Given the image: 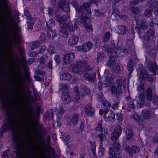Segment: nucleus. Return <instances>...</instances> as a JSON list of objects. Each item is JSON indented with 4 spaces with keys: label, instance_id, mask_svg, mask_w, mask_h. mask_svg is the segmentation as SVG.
<instances>
[{
    "label": "nucleus",
    "instance_id": "obj_1",
    "mask_svg": "<svg viewBox=\"0 0 158 158\" xmlns=\"http://www.w3.org/2000/svg\"><path fill=\"white\" fill-rule=\"evenodd\" d=\"M33 119V117L31 114L28 116L27 118L20 123L15 118L7 119L3 124V129L4 131L11 130L13 131L16 129L18 135L22 136L25 133L27 127L31 126Z\"/></svg>",
    "mask_w": 158,
    "mask_h": 158
},
{
    "label": "nucleus",
    "instance_id": "obj_2",
    "mask_svg": "<svg viewBox=\"0 0 158 158\" xmlns=\"http://www.w3.org/2000/svg\"><path fill=\"white\" fill-rule=\"evenodd\" d=\"M104 48H105V51L108 53V56L111 57L107 62V64L110 67H111L115 65L116 62L115 57H121L123 55L121 54L122 53L121 50L119 49L117 50L116 47H115L113 45H106Z\"/></svg>",
    "mask_w": 158,
    "mask_h": 158
},
{
    "label": "nucleus",
    "instance_id": "obj_3",
    "mask_svg": "<svg viewBox=\"0 0 158 158\" xmlns=\"http://www.w3.org/2000/svg\"><path fill=\"white\" fill-rule=\"evenodd\" d=\"M90 70L89 67L87 65V62L79 61L73 67L72 71L78 74H81L83 72Z\"/></svg>",
    "mask_w": 158,
    "mask_h": 158
},
{
    "label": "nucleus",
    "instance_id": "obj_4",
    "mask_svg": "<svg viewBox=\"0 0 158 158\" xmlns=\"http://www.w3.org/2000/svg\"><path fill=\"white\" fill-rule=\"evenodd\" d=\"M143 39L144 47L146 49L147 53L153 55L155 53V42L152 39L148 38H141Z\"/></svg>",
    "mask_w": 158,
    "mask_h": 158
},
{
    "label": "nucleus",
    "instance_id": "obj_5",
    "mask_svg": "<svg viewBox=\"0 0 158 158\" xmlns=\"http://www.w3.org/2000/svg\"><path fill=\"white\" fill-rule=\"evenodd\" d=\"M51 3L53 5H58L59 7L64 11L68 13L69 12L70 8L68 4V0H50Z\"/></svg>",
    "mask_w": 158,
    "mask_h": 158
},
{
    "label": "nucleus",
    "instance_id": "obj_6",
    "mask_svg": "<svg viewBox=\"0 0 158 158\" xmlns=\"http://www.w3.org/2000/svg\"><path fill=\"white\" fill-rule=\"evenodd\" d=\"M122 132V128L119 126H117L113 131L111 139L113 141H116Z\"/></svg>",
    "mask_w": 158,
    "mask_h": 158
},
{
    "label": "nucleus",
    "instance_id": "obj_7",
    "mask_svg": "<svg viewBox=\"0 0 158 158\" xmlns=\"http://www.w3.org/2000/svg\"><path fill=\"white\" fill-rule=\"evenodd\" d=\"M69 17V15L61 16L59 15H56L55 16V20L60 23V27L66 26V24Z\"/></svg>",
    "mask_w": 158,
    "mask_h": 158
},
{
    "label": "nucleus",
    "instance_id": "obj_8",
    "mask_svg": "<svg viewBox=\"0 0 158 158\" xmlns=\"http://www.w3.org/2000/svg\"><path fill=\"white\" fill-rule=\"evenodd\" d=\"M137 32L139 34V36L140 38H148L149 39H153V37L155 35V31L152 30L150 29L147 31L146 33V35L144 33L139 29H138Z\"/></svg>",
    "mask_w": 158,
    "mask_h": 158
},
{
    "label": "nucleus",
    "instance_id": "obj_9",
    "mask_svg": "<svg viewBox=\"0 0 158 158\" xmlns=\"http://www.w3.org/2000/svg\"><path fill=\"white\" fill-rule=\"evenodd\" d=\"M20 30L18 27H16V31H13V34L11 38V40L12 42H13L15 44L18 45L19 43L20 35L19 31Z\"/></svg>",
    "mask_w": 158,
    "mask_h": 158
},
{
    "label": "nucleus",
    "instance_id": "obj_10",
    "mask_svg": "<svg viewBox=\"0 0 158 158\" xmlns=\"http://www.w3.org/2000/svg\"><path fill=\"white\" fill-rule=\"evenodd\" d=\"M104 117L106 121H110L115 119L114 113L111 111H109L107 108L104 110Z\"/></svg>",
    "mask_w": 158,
    "mask_h": 158
},
{
    "label": "nucleus",
    "instance_id": "obj_11",
    "mask_svg": "<svg viewBox=\"0 0 158 158\" xmlns=\"http://www.w3.org/2000/svg\"><path fill=\"white\" fill-rule=\"evenodd\" d=\"M87 3H85L83 4L80 6V10H81L79 13H82L84 15H91V12L90 9L89 8L90 6Z\"/></svg>",
    "mask_w": 158,
    "mask_h": 158
},
{
    "label": "nucleus",
    "instance_id": "obj_12",
    "mask_svg": "<svg viewBox=\"0 0 158 158\" xmlns=\"http://www.w3.org/2000/svg\"><path fill=\"white\" fill-rule=\"evenodd\" d=\"M111 90L112 94H114L117 98H119L122 93L121 87L117 85V86H112L111 88Z\"/></svg>",
    "mask_w": 158,
    "mask_h": 158
},
{
    "label": "nucleus",
    "instance_id": "obj_13",
    "mask_svg": "<svg viewBox=\"0 0 158 158\" xmlns=\"http://www.w3.org/2000/svg\"><path fill=\"white\" fill-rule=\"evenodd\" d=\"M75 54L71 52L65 54L63 57V62L66 64H69L74 59Z\"/></svg>",
    "mask_w": 158,
    "mask_h": 158
},
{
    "label": "nucleus",
    "instance_id": "obj_14",
    "mask_svg": "<svg viewBox=\"0 0 158 158\" xmlns=\"http://www.w3.org/2000/svg\"><path fill=\"white\" fill-rule=\"evenodd\" d=\"M147 67L150 71L153 72L154 74L156 75V71L158 69V66L156 62L152 61L148 62L147 64Z\"/></svg>",
    "mask_w": 158,
    "mask_h": 158
},
{
    "label": "nucleus",
    "instance_id": "obj_15",
    "mask_svg": "<svg viewBox=\"0 0 158 158\" xmlns=\"http://www.w3.org/2000/svg\"><path fill=\"white\" fill-rule=\"evenodd\" d=\"M84 111L86 114L89 116H92L94 114V110L90 105L85 106Z\"/></svg>",
    "mask_w": 158,
    "mask_h": 158
},
{
    "label": "nucleus",
    "instance_id": "obj_16",
    "mask_svg": "<svg viewBox=\"0 0 158 158\" xmlns=\"http://www.w3.org/2000/svg\"><path fill=\"white\" fill-rule=\"evenodd\" d=\"M62 99L65 104H68L71 102L72 98L67 93L63 92L62 96Z\"/></svg>",
    "mask_w": 158,
    "mask_h": 158
},
{
    "label": "nucleus",
    "instance_id": "obj_17",
    "mask_svg": "<svg viewBox=\"0 0 158 158\" xmlns=\"http://www.w3.org/2000/svg\"><path fill=\"white\" fill-rule=\"evenodd\" d=\"M83 76L85 80L90 82L93 81L96 78V74L94 73L89 74L85 73L83 74Z\"/></svg>",
    "mask_w": 158,
    "mask_h": 158
},
{
    "label": "nucleus",
    "instance_id": "obj_18",
    "mask_svg": "<svg viewBox=\"0 0 158 158\" xmlns=\"http://www.w3.org/2000/svg\"><path fill=\"white\" fill-rule=\"evenodd\" d=\"M47 60V56L46 54H44L40 58L39 60V63L40 64L38 66V68L39 69H41L45 67L44 64L46 62Z\"/></svg>",
    "mask_w": 158,
    "mask_h": 158
},
{
    "label": "nucleus",
    "instance_id": "obj_19",
    "mask_svg": "<svg viewBox=\"0 0 158 158\" xmlns=\"http://www.w3.org/2000/svg\"><path fill=\"white\" fill-rule=\"evenodd\" d=\"M64 27L67 29H69L70 31H73L77 29V28L75 22L74 21L72 22L69 21L68 23H66V26H64Z\"/></svg>",
    "mask_w": 158,
    "mask_h": 158
},
{
    "label": "nucleus",
    "instance_id": "obj_20",
    "mask_svg": "<svg viewBox=\"0 0 158 158\" xmlns=\"http://www.w3.org/2000/svg\"><path fill=\"white\" fill-rule=\"evenodd\" d=\"M109 153L110 156V158H121V155L120 154V153H118V156H117V154L115 153V152L114 148L112 147H110V150L109 151Z\"/></svg>",
    "mask_w": 158,
    "mask_h": 158
},
{
    "label": "nucleus",
    "instance_id": "obj_21",
    "mask_svg": "<svg viewBox=\"0 0 158 158\" xmlns=\"http://www.w3.org/2000/svg\"><path fill=\"white\" fill-rule=\"evenodd\" d=\"M134 65V64L133 59H130L128 62L127 67L128 71H129L128 74V77L129 78L131 76V73L134 69V68L133 67Z\"/></svg>",
    "mask_w": 158,
    "mask_h": 158
},
{
    "label": "nucleus",
    "instance_id": "obj_22",
    "mask_svg": "<svg viewBox=\"0 0 158 158\" xmlns=\"http://www.w3.org/2000/svg\"><path fill=\"white\" fill-rule=\"evenodd\" d=\"M93 44L90 41L87 42L83 44L82 45L83 49V52H87L89 51L93 47Z\"/></svg>",
    "mask_w": 158,
    "mask_h": 158
},
{
    "label": "nucleus",
    "instance_id": "obj_23",
    "mask_svg": "<svg viewBox=\"0 0 158 158\" xmlns=\"http://www.w3.org/2000/svg\"><path fill=\"white\" fill-rule=\"evenodd\" d=\"M78 40V37L77 35H73L69 38L68 44L71 46L76 44Z\"/></svg>",
    "mask_w": 158,
    "mask_h": 158
},
{
    "label": "nucleus",
    "instance_id": "obj_24",
    "mask_svg": "<svg viewBox=\"0 0 158 158\" xmlns=\"http://www.w3.org/2000/svg\"><path fill=\"white\" fill-rule=\"evenodd\" d=\"M126 138L127 140H131L134 136L133 131L131 128H127L125 132Z\"/></svg>",
    "mask_w": 158,
    "mask_h": 158
},
{
    "label": "nucleus",
    "instance_id": "obj_25",
    "mask_svg": "<svg viewBox=\"0 0 158 158\" xmlns=\"http://www.w3.org/2000/svg\"><path fill=\"white\" fill-rule=\"evenodd\" d=\"M138 98L139 100L137 102V106H139V107H141L143 105L145 99V96L144 94L141 93L138 96Z\"/></svg>",
    "mask_w": 158,
    "mask_h": 158
},
{
    "label": "nucleus",
    "instance_id": "obj_26",
    "mask_svg": "<svg viewBox=\"0 0 158 158\" xmlns=\"http://www.w3.org/2000/svg\"><path fill=\"white\" fill-rule=\"evenodd\" d=\"M142 114L144 119H149L152 116V112L148 110L143 109L142 111Z\"/></svg>",
    "mask_w": 158,
    "mask_h": 158
},
{
    "label": "nucleus",
    "instance_id": "obj_27",
    "mask_svg": "<svg viewBox=\"0 0 158 158\" xmlns=\"http://www.w3.org/2000/svg\"><path fill=\"white\" fill-rule=\"evenodd\" d=\"M148 27V24L146 20L144 19H142L140 25H139L138 28H137V30L138 29L140 30V31L141 29L143 30H146Z\"/></svg>",
    "mask_w": 158,
    "mask_h": 158
},
{
    "label": "nucleus",
    "instance_id": "obj_28",
    "mask_svg": "<svg viewBox=\"0 0 158 158\" xmlns=\"http://www.w3.org/2000/svg\"><path fill=\"white\" fill-rule=\"evenodd\" d=\"M90 147L92 150V154L93 155V158H97L96 155V143L94 141H90Z\"/></svg>",
    "mask_w": 158,
    "mask_h": 158
},
{
    "label": "nucleus",
    "instance_id": "obj_29",
    "mask_svg": "<svg viewBox=\"0 0 158 158\" xmlns=\"http://www.w3.org/2000/svg\"><path fill=\"white\" fill-rule=\"evenodd\" d=\"M60 35L65 38L68 37V34L66 28L64 26L60 27Z\"/></svg>",
    "mask_w": 158,
    "mask_h": 158
},
{
    "label": "nucleus",
    "instance_id": "obj_30",
    "mask_svg": "<svg viewBox=\"0 0 158 158\" xmlns=\"http://www.w3.org/2000/svg\"><path fill=\"white\" fill-rule=\"evenodd\" d=\"M153 94L152 89L151 88H148L146 90V98L148 101H150L152 100Z\"/></svg>",
    "mask_w": 158,
    "mask_h": 158
},
{
    "label": "nucleus",
    "instance_id": "obj_31",
    "mask_svg": "<svg viewBox=\"0 0 158 158\" xmlns=\"http://www.w3.org/2000/svg\"><path fill=\"white\" fill-rule=\"evenodd\" d=\"M71 77V75L68 73H64L60 75V79L61 80H69Z\"/></svg>",
    "mask_w": 158,
    "mask_h": 158
},
{
    "label": "nucleus",
    "instance_id": "obj_32",
    "mask_svg": "<svg viewBox=\"0 0 158 158\" xmlns=\"http://www.w3.org/2000/svg\"><path fill=\"white\" fill-rule=\"evenodd\" d=\"M126 79L124 77H119L116 81L117 85L121 87H124V82Z\"/></svg>",
    "mask_w": 158,
    "mask_h": 158
},
{
    "label": "nucleus",
    "instance_id": "obj_33",
    "mask_svg": "<svg viewBox=\"0 0 158 158\" xmlns=\"http://www.w3.org/2000/svg\"><path fill=\"white\" fill-rule=\"evenodd\" d=\"M118 33L120 34H125L128 30L127 28L123 25L119 26L118 27Z\"/></svg>",
    "mask_w": 158,
    "mask_h": 158
},
{
    "label": "nucleus",
    "instance_id": "obj_34",
    "mask_svg": "<svg viewBox=\"0 0 158 158\" xmlns=\"http://www.w3.org/2000/svg\"><path fill=\"white\" fill-rule=\"evenodd\" d=\"M106 57L105 53L102 52H99L97 54L96 62L98 63L102 61Z\"/></svg>",
    "mask_w": 158,
    "mask_h": 158
},
{
    "label": "nucleus",
    "instance_id": "obj_35",
    "mask_svg": "<svg viewBox=\"0 0 158 158\" xmlns=\"http://www.w3.org/2000/svg\"><path fill=\"white\" fill-rule=\"evenodd\" d=\"M56 35V32L55 30L52 29H49L47 32V36L50 39H53L54 37Z\"/></svg>",
    "mask_w": 158,
    "mask_h": 158
},
{
    "label": "nucleus",
    "instance_id": "obj_36",
    "mask_svg": "<svg viewBox=\"0 0 158 158\" xmlns=\"http://www.w3.org/2000/svg\"><path fill=\"white\" fill-rule=\"evenodd\" d=\"M135 105L133 102H131L127 103V109L128 111L131 112H133L135 111Z\"/></svg>",
    "mask_w": 158,
    "mask_h": 158
},
{
    "label": "nucleus",
    "instance_id": "obj_37",
    "mask_svg": "<svg viewBox=\"0 0 158 158\" xmlns=\"http://www.w3.org/2000/svg\"><path fill=\"white\" fill-rule=\"evenodd\" d=\"M97 137L99 138V141L100 142L99 145H103V143L106 141V136L103 134H99Z\"/></svg>",
    "mask_w": 158,
    "mask_h": 158
},
{
    "label": "nucleus",
    "instance_id": "obj_38",
    "mask_svg": "<svg viewBox=\"0 0 158 158\" xmlns=\"http://www.w3.org/2000/svg\"><path fill=\"white\" fill-rule=\"evenodd\" d=\"M24 15L26 16L27 19L31 20L32 19V16L30 14L27 7H25L24 10Z\"/></svg>",
    "mask_w": 158,
    "mask_h": 158
},
{
    "label": "nucleus",
    "instance_id": "obj_39",
    "mask_svg": "<svg viewBox=\"0 0 158 158\" xmlns=\"http://www.w3.org/2000/svg\"><path fill=\"white\" fill-rule=\"evenodd\" d=\"M55 25L54 20L52 19H50L48 22H46L47 28L50 29Z\"/></svg>",
    "mask_w": 158,
    "mask_h": 158
},
{
    "label": "nucleus",
    "instance_id": "obj_40",
    "mask_svg": "<svg viewBox=\"0 0 158 158\" xmlns=\"http://www.w3.org/2000/svg\"><path fill=\"white\" fill-rule=\"evenodd\" d=\"M65 110L62 106H59V109L57 111V116L60 119L62 117V114L64 113Z\"/></svg>",
    "mask_w": 158,
    "mask_h": 158
},
{
    "label": "nucleus",
    "instance_id": "obj_41",
    "mask_svg": "<svg viewBox=\"0 0 158 158\" xmlns=\"http://www.w3.org/2000/svg\"><path fill=\"white\" fill-rule=\"evenodd\" d=\"M148 76V74L147 72L143 70L140 72L139 77L140 78L143 80H145Z\"/></svg>",
    "mask_w": 158,
    "mask_h": 158
},
{
    "label": "nucleus",
    "instance_id": "obj_42",
    "mask_svg": "<svg viewBox=\"0 0 158 158\" xmlns=\"http://www.w3.org/2000/svg\"><path fill=\"white\" fill-rule=\"evenodd\" d=\"M78 115L77 114H74L72 118L71 122L73 125H76L78 122Z\"/></svg>",
    "mask_w": 158,
    "mask_h": 158
},
{
    "label": "nucleus",
    "instance_id": "obj_43",
    "mask_svg": "<svg viewBox=\"0 0 158 158\" xmlns=\"http://www.w3.org/2000/svg\"><path fill=\"white\" fill-rule=\"evenodd\" d=\"M84 123L81 122L80 125L75 130V132L78 134L81 133L84 130Z\"/></svg>",
    "mask_w": 158,
    "mask_h": 158
},
{
    "label": "nucleus",
    "instance_id": "obj_44",
    "mask_svg": "<svg viewBox=\"0 0 158 158\" xmlns=\"http://www.w3.org/2000/svg\"><path fill=\"white\" fill-rule=\"evenodd\" d=\"M111 34L110 32L107 31L103 35V42H105L108 41L111 36Z\"/></svg>",
    "mask_w": 158,
    "mask_h": 158
},
{
    "label": "nucleus",
    "instance_id": "obj_45",
    "mask_svg": "<svg viewBox=\"0 0 158 158\" xmlns=\"http://www.w3.org/2000/svg\"><path fill=\"white\" fill-rule=\"evenodd\" d=\"M112 6L113 7V12L112 15V16H115L116 17H119L120 13L119 10L115 7L114 8L115 6H114V5H113Z\"/></svg>",
    "mask_w": 158,
    "mask_h": 158
},
{
    "label": "nucleus",
    "instance_id": "obj_46",
    "mask_svg": "<svg viewBox=\"0 0 158 158\" xmlns=\"http://www.w3.org/2000/svg\"><path fill=\"white\" fill-rule=\"evenodd\" d=\"M152 13V10L150 9H146L144 12V15L147 18H149L151 16Z\"/></svg>",
    "mask_w": 158,
    "mask_h": 158
},
{
    "label": "nucleus",
    "instance_id": "obj_47",
    "mask_svg": "<svg viewBox=\"0 0 158 158\" xmlns=\"http://www.w3.org/2000/svg\"><path fill=\"white\" fill-rule=\"evenodd\" d=\"M78 90V89L76 88L75 98L77 100L80 99L81 98H82L84 96V94H83L81 93H79L77 91Z\"/></svg>",
    "mask_w": 158,
    "mask_h": 158
},
{
    "label": "nucleus",
    "instance_id": "obj_48",
    "mask_svg": "<svg viewBox=\"0 0 158 158\" xmlns=\"http://www.w3.org/2000/svg\"><path fill=\"white\" fill-rule=\"evenodd\" d=\"M104 149L103 148L102 145H99L98 152V156L101 157L103 156H104Z\"/></svg>",
    "mask_w": 158,
    "mask_h": 158
},
{
    "label": "nucleus",
    "instance_id": "obj_49",
    "mask_svg": "<svg viewBox=\"0 0 158 158\" xmlns=\"http://www.w3.org/2000/svg\"><path fill=\"white\" fill-rule=\"evenodd\" d=\"M129 9L133 14H137L139 12V9L138 7H130Z\"/></svg>",
    "mask_w": 158,
    "mask_h": 158
},
{
    "label": "nucleus",
    "instance_id": "obj_50",
    "mask_svg": "<svg viewBox=\"0 0 158 158\" xmlns=\"http://www.w3.org/2000/svg\"><path fill=\"white\" fill-rule=\"evenodd\" d=\"M87 19V17L86 15L82 14L80 18V22L81 23H86Z\"/></svg>",
    "mask_w": 158,
    "mask_h": 158
},
{
    "label": "nucleus",
    "instance_id": "obj_51",
    "mask_svg": "<svg viewBox=\"0 0 158 158\" xmlns=\"http://www.w3.org/2000/svg\"><path fill=\"white\" fill-rule=\"evenodd\" d=\"M61 138L63 139L64 142L66 144L68 143L69 142V136L67 134H64L63 135H62Z\"/></svg>",
    "mask_w": 158,
    "mask_h": 158
},
{
    "label": "nucleus",
    "instance_id": "obj_52",
    "mask_svg": "<svg viewBox=\"0 0 158 158\" xmlns=\"http://www.w3.org/2000/svg\"><path fill=\"white\" fill-rule=\"evenodd\" d=\"M72 4L73 6L74 7L76 10L79 13L80 11L81 10H80L81 8H80V6L79 7L78 4L77 2L76 1H73L72 2Z\"/></svg>",
    "mask_w": 158,
    "mask_h": 158
},
{
    "label": "nucleus",
    "instance_id": "obj_53",
    "mask_svg": "<svg viewBox=\"0 0 158 158\" xmlns=\"http://www.w3.org/2000/svg\"><path fill=\"white\" fill-rule=\"evenodd\" d=\"M102 121L101 120H100L98 123V126L95 128L96 130L97 131H100V132L102 131Z\"/></svg>",
    "mask_w": 158,
    "mask_h": 158
},
{
    "label": "nucleus",
    "instance_id": "obj_54",
    "mask_svg": "<svg viewBox=\"0 0 158 158\" xmlns=\"http://www.w3.org/2000/svg\"><path fill=\"white\" fill-rule=\"evenodd\" d=\"M132 153L136 154L139 152L140 150V148L135 145H133L131 147Z\"/></svg>",
    "mask_w": 158,
    "mask_h": 158
},
{
    "label": "nucleus",
    "instance_id": "obj_55",
    "mask_svg": "<svg viewBox=\"0 0 158 158\" xmlns=\"http://www.w3.org/2000/svg\"><path fill=\"white\" fill-rule=\"evenodd\" d=\"M81 88L85 93L88 94L90 93V90L84 85H81Z\"/></svg>",
    "mask_w": 158,
    "mask_h": 158
},
{
    "label": "nucleus",
    "instance_id": "obj_56",
    "mask_svg": "<svg viewBox=\"0 0 158 158\" xmlns=\"http://www.w3.org/2000/svg\"><path fill=\"white\" fill-rule=\"evenodd\" d=\"M112 146L115 148L117 151H118L121 147L120 143L117 142L113 143L112 144Z\"/></svg>",
    "mask_w": 158,
    "mask_h": 158
},
{
    "label": "nucleus",
    "instance_id": "obj_57",
    "mask_svg": "<svg viewBox=\"0 0 158 158\" xmlns=\"http://www.w3.org/2000/svg\"><path fill=\"white\" fill-rule=\"evenodd\" d=\"M48 52L50 54H53L55 53V50L53 46L51 45L47 49Z\"/></svg>",
    "mask_w": 158,
    "mask_h": 158
},
{
    "label": "nucleus",
    "instance_id": "obj_58",
    "mask_svg": "<svg viewBox=\"0 0 158 158\" xmlns=\"http://www.w3.org/2000/svg\"><path fill=\"white\" fill-rule=\"evenodd\" d=\"M138 3V0H132L129 2V6L130 7H134V6L137 4Z\"/></svg>",
    "mask_w": 158,
    "mask_h": 158
},
{
    "label": "nucleus",
    "instance_id": "obj_59",
    "mask_svg": "<svg viewBox=\"0 0 158 158\" xmlns=\"http://www.w3.org/2000/svg\"><path fill=\"white\" fill-rule=\"evenodd\" d=\"M125 151L129 154L130 156H131L132 155V152L131 148L129 146H127L125 148Z\"/></svg>",
    "mask_w": 158,
    "mask_h": 158
},
{
    "label": "nucleus",
    "instance_id": "obj_60",
    "mask_svg": "<svg viewBox=\"0 0 158 158\" xmlns=\"http://www.w3.org/2000/svg\"><path fill=\"white\" fill-rule=\"evenodd\" d=\"M138 90L139 92L143 91L144 89V84L143 83L141 82L140 84L138 86Z\"/></svg>",
    "mask_w": 158,
    "mask_h": 158
},
{
    "label": "nucleus",
    "instance_id": "obj_61",
    "mask_svg": "<svg viewBox=\"0 0 158 158\" xmlns=\"http://www.w3.org/2000/svg\"><path fill=\"white\" fill-rule=\"evenodd\" d=\"M38 129L40 133H43L45 131V129L43 127L42 125L38 124Z\"/></svg>",
    "mask_w": 158,
    "mask_h": 158
},
{
    "label": "nucleus",
    "instance_id": "obj_62",
    "mask_svg": "<svg viewBox=\"0 0 158 158\" xmlns=\"http://www.w3.org/2000/svg\"><path fill=\"white\" fill-rule=\"evenodd\" d=\"M146 79L150 82H153L155 80L154 76L151 75H148Z\"/></svg>",
    "mask_w": 158,
    "mask_h": 158
},
{
    "label": "nucleus",
    "instance_id": "obj_63",
    "mask_svg": "<svg viewBox=\"0 0 158 158\" xmlns=\"http://www.w3.org/2000/svg\"><path fill=\"white\" fill-rule=\"evenodd\" d=\"M102 104L106 107L108 108L111 106V104L107 101L103 100L102 101Z\"/></svg>",
    "mask_w": 158,
    "mask_h": 158
},
{
    "label": "nucleus",
    "instance_id": "obj_64",
    "mask_svg": "<svg viewBox=\"0 0 158 158\" xmlns=\"http://www.w3.org/2000/svg\"><path fill=\"white\" fill-rule=\"evenodd\" d=\"M114 70L115 72L116 73H119L121 71L120 66L119 65H115L114 67Z\"/></svg>",
    "mask_w": 158,
    "mask_h": 158
}]
</instances>
